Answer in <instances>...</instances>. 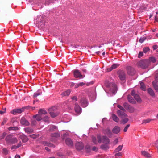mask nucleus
Instances as JSON below:
<instances>
[{
    "label": "nucleus",
    "instance_id": "f257e3e1",
    "mask_svg": "<svg viewBox=\"0 0 158 158\" xmlns=\"http://www.w3.org/2000/svg\"><path fill=\"white\" fill-rule=\"evenodd\" d=\"M5 141L7 144L11 145L17 143L18 142L17 138L11 134L6 136L5 138Z\"/></svg>",
    "mask_w": 158,
    "mask_h": 158
},
{
    "label": "nucleus",
    "instance_id": "f03ea898",
    "mask_svg": "<svg viewBox=\"0 0 158 158\" xmlns=\"http://www.w3.org/2000/svg\"><path fill=\"white\" fill-rule=\"evenodd\" d=\"M137 65L142 69H146L149 65V61L147 59L141 60L137 63Z\"/></svg>",
    "mask_w": 158,
    "mask_h": 158
},
{
    "label": "nucleus",
    "instance_id": "7ed1b4c3",
    "mask_svg": "<svg viewBox=\"0 0 158 158\" xmlns=\"http://www.w3.org/2000/svg\"><path fill=\"white\" fill-rule=\"evenodd\" d=\"M48 111L51 116L52 118H54L59 114V112L57 111V108L55 106L50 108Z\"/></svg>",
    "mask_w": 158,
    "mask_h": 158
},
{
    "label": "nucleus",
    "instance_id": "20e7f679",
    "mask_svg": "<svg viewBox=\"0 0 158 158\" xmlns=\"http://www.w3.org/2000/svg\"><path fill=\"white\" fill-rule=\"evenodd\" d=\"M97 139L98 140V142L100 143L102 142L105 144H108L109 142V140L108 138L106 136H103L101 138V136L98 135H97Z\"/></svg>",
    "mask_w": 158,
    "mask_h": 158
},
{
    "label": "nucleus",
    "instance_id": "39448f33",
    "mask_svg": "<svg viewBox=\"0 0 158 158\" xmlns=\"http://www.w3.org/2000/svg\"><path fill=\"white\" fill-rule=\"evenodd\" d=\"M119 78L121 81L124 80L126 78V74L123 70H119L117 72Z\"/></svg>",
    "mask_w": 158,
    "mask_h": 158
},
{
    "label": "nucleus",
    "instance_id": "423d86ee",
    "mask_svg": "<svg viewBox=\"0 0 158 158\" xmlns=\"http://www.w3.org/2000/svg\"><path fill=\"white\" fill-rule=\"evenodd\" d=\"M126 69L127 70V73L129 75H133L135 73L134 68L131 66H127Z\"/></svg>",
    "mask_w": 158,
    "mask_h": 158
},
{
    "label": "nucleus",
    "instance_id": "0eeeda50",
    "mask_svg": "<svg viewBox=\"0 0 158 158\" xmlns=\"http://www.w3.org/2000/svg\"><path fill=\"white\" fill-rule=\"evenodd\" d=\"M25 108H23L21 109H14L12 113L14 115H16L17 114H20L24 111Z\"/></svg>",
    "mask_w": 158,
    "mask_h": 158
},
{
    "label": "nucleus",
    "instance_id": "6e6552de",
    "mask_svg": "<svg viewBox=\"0 0 158 158\" xmlns=\"http://www.w3.org/2000/svg\"><path fill=\"white\" fill-rule=\"evenodd\" d=\"M73 74L74 77L76 78H83L82 75L81 74L78 70L76 69L74 70L73 72Z\"/></svg>",
    "mask_w": 158,
    "mask_h": 158
},
{
    "label": "nucleus",
    "instance_id": "1a4fd4ad",
    "mask_svg": "<svg viewBox=\"0 0 158 158\" xmlns=\"http://www.w3.org/2000/svg\"><path fill=\"white\" fill-rule=\"evenodd\" d=\"M20 122L22 125L26 126H28L30 124L29 122L24 117L21 118Z\"/></svg>",
    "mask_w": 158,
    "mask_h": 158
},
{
    "label": "nucleus",
    "instance_id": "9d476101",
    "mask_svg": "<svg viewBox=\"0 0 158 158\" xmlns=\"http://www.w3.org/2000/svg\"><path fill=\"white\" fill-rule=\"evenodd\" d=\"M84 147V144L81 142H77L76 144V148L77 150H81Z\"/></svg>",
    "mask_w": 158,
    "mask_h": 158
},
{
    "label": "nucleus",
    "instance_id": "9b49d317",
    "mask_svg": "<svg viewBox=\"0 0 158 158\" xmlns=\"http://www.w3.org/2000/svg\"><path fill=\"white\" fill-rule=\"evenodd\" d=\"M125 112L123 111H122L120 110H118L117 111V113L119 116L121 118H123L127 116Z\"/></svg>",
    "mask_w": 158,
    "mask_h": 158
},
{
    "label": "nucleus",
    "instance_id": "f8f14e48",
    "mask_svg": "<svg viewBox=\"0 0 158 158\" xmlns=\"http://www.w3.org/2000/svg\"><path fill=\"white\" fill-rule=\"evenodd\" d=\"M103 132L104 134L107 135L109 137H111L112 136V132L110 129L108 128L103 130Z\"/></svg>",
    "mask_w": 158,
    "mask_h": 158
},
{
    "label": "nucleus",
    "instance_id": "ddd939ff",
    "mask_svg": "<svg viewBox=\"0 0 158 158\" xmlns=\"http://www.w3.org/2000/svg\"><path fill=\"white\" fill-rule=\"evenodd\" d=\"M158 81V78L156 77L155 79V81L152 82L153 86L156 90V91H158V85L157 84V82Z\"/></svg>",
    "mask_w": 158,
    "mask_h": 158
},
{
    "label": "nucleus",
    "instance_id": "4468645a",
    "mask_svg": "<svg viewBox=\"0 0 158 158\" xmlns=\"http://www.w3.org/2000/svg\"><path fill=\"white\" fill-rule=\"evenodd\" d=\"M80 103L82 106L83 107H86L88 105L87 100L85 98H83L81 99Z\"/></svg>",
    "mask_w": 158,
    "mask_h": 158
},
{
    "label": "nucleus",
    "instance_id": "2eb2a0df",
    "mask_svg": "<svg viewBox=\"0 0 158 158\" xmlns=\"http://www.w3.org/2000/svg\"><path fill=\"white\" fill-rule=\"evenodd\" d=\"M74 109L76 112L77 113H80L81 112V109L77 103L75 104Z\"/></svg>",
    "mask_w": 158,
    "mask_h": 158
},
{
    "label": "nucleus",
    "instance_id": "dca6fc26",
    "mask_svg": "<svg viewBox=\"0 0 158 158\" xmlns=\"http://www.w3.org/2000/svg\"><path fill=\"white\" fill-rule=\"evenodd\" d=\"M24 130L26 133L28 134H31L34 132L33 129L30 127L24 128Z\"/></svg>",
    "mask_w": 158,
    "mask_h": 158
},
{
    "label": "nucleus",
    "instance_id": "f3484780",
    "mask_svg": "<svg viewBox=\"0 0 158 158\" xmlns=\"http://www.w3.org/2000/svg\"><path fill=\"white\" fill-rule=\"evenodd\" d=\"M119 66V64H114L110 67V68H108L107 71L108 72L111 71L113 69H115Z\"/></svg>",
    "mask_w": 158,
    "mask_h": 158
},
{
    "label": "nucleus",
    "instance_id": "a211bd4d",
    "mask_svg": "<svg viewBox=\"0 0 158 158\" xmlns=\"http://www.w3.org/2000/svg\"><path fill=\"white\" fill-rule=\"evenodd\" d=\"M120 131V127L118 126H115L112 129V131L113 133L115 134L118 133Z\"/></svg>",
    "mask_w": 158,
    "mask_h": 158
},
{
    "label": "nucleus",
    "instance_id": "6ab92c4d",
    "mask_svg": "<svg viewBox=\"0 0 158 158\" xmlns=\"http://www.w3.org/2000/svg\"><path fill=\"white\" fill-rule=\"evenodd\" d=\"M65 143L69 147H72L73 145V143L72 141L69 138H67L66 139Z\"/></svg>",
    "mask_w": 158,
    "mask_h": 158
},
{
    "label": "nucleus",
    "instance_id": "aec40b11",
    "mask_svg": "<svg viewBox=\"0 0 158 158\" xmlns=\"http://www.w3.org/2000/svg\"><path fill=\"white\" fill-rule=\"evenodd\" d=\"M112 85V87L110 88V90L112 93L114 94L116 93L117 90V87L114 84Z\"/></svg>",
    "mask_w": 158,
    "mask_h": 158
},
{
    "label": "nucleus",
    "instance_id": "412c9836",
    "mask_svg": "<svg viewBox=\"0 0 158 158\" xmlns=\"http://www.w3.org/2000/svg\"><path fill=\"white\" fill-rule=\"evenodd\" d=\"M21 139L22 140L23 142H26L28 140V139L27 136L24 135L23 134L20 136Z\"/></svg>",
    "mask_w": 158,
    "mask_h": 158
},
{
    "label": "nucleus",
    "instance_id": "4be33fe9",
    "mask_svg": "<svg viewBox=\"0 0 158 158\" xmlns=\"http://www.w3.org/2000/svg\"><path fill=\"white\" fill-rule=\"evenodd\" d=\"M22 145V143L21 141H19L18 143L17 144V145H12L11 147V149L12 150L13 149H16L18 148L21 146Z\"/></svg>",
    "mask_w": 158,
    "mask_h": 158
},
{
    "label": "nucleus",
    "instance_id": "5701e85b",
    "mask_svg": "<svg viewBox=\"0 0 158 158\" xmlns=\"http://www.w3.org/2000/svg\"><path fill=\"white\" fill-rule=\"evenodd\" d=\"M33 118H35L37 121H39L42 119V116L39 113L38 114H37L36 115H34L33 116Z\"/></svg>",
    "mask_w": 158,
    "mask_h": 158
},
{
    "label": "nucleus",
    "instance_id": "b1692460",
    "mask_svg": "<svg viewBox=\"0 0 158 158\" xmlns=\"http://www.w3.org/2000/svg\"><path fill=\"white\" fill-rule=\"evenodd\" d=\"M70 91L68 90L66 91H64L61 93V95L62 97H64L69 96L70 93Z\"/></svg>",
    "mask_w": 158,
    "mask_h": 158
},
{
    "label": "nucleus",
    "instance_id": "393cba45",
    "mask_svg": "<svg viewBox=\"0 0 158 158\" xmlns=\"http://www.w3.org/2000/svg\"><path fill=\"white\" fill-rule=\"evenodd\" d=\"M43 144L44 146H47L49 147H52L53 148L55 147V146L53 144L51 143L48 142L44 141V142H43Z\"/></svg>",
    "mask_w": 158,
    "mask_h": 158
},
{
    "label": "nucleus",
    "instance_id": "a878e982",
    "mask_svg": "<svg viewBox=\"0 0 158 158\" xmlns=\"http://www.w3.org/2000/svg\"><path fill=\"white\" fill-rule=\"evenodd\" d=\"M142 154L145 157L149 158L151 157L150 155L147 152L145 151H142L141 152Z\"/></svg>",
    "mask_w": 158,
    "mask_h": 158
},
{
    "label": "nucleus",
    "instance_id": "bb28decb",
    "mask_svg": "<svg viewBox=\"0 0 158 158\" xmlns=\"http://www.w3.org/2000/svg\"><path fill=\"white\" fill-rule=\"evenodd\" d=\"M112 117L113 120L115 122H118L119 119L115 114H112Z\"/></svg>",
    "mask_w": 158,
    "mask_h": 158
},
{
    "label": "nucleus",
    "instance_id": "cd10ccee",
    "mask_svg": "<svg viewBox=\"0 0 158 158\" xmlns=\"http://www.w3.org/2000/svg\"><path fill=\"white\" fill-rule=\"evenodd\" d=\"M47 113V112L46 110L42 109H40L39 111V113L41 116L42 114H46Z\"/></svg>",
    "mask_w": 158,
    "mask_h": 158
},
{
    "label": "nucleus",
    "instance_id": "c85d7f7f",
    "mask_svg": "<svg viewBox=\"0 0 158 158\" xmlns=\"http://www.w3.org/2000/svg\"><path fill=\"white\" fill-rule=\"evenodd\" d=\"M148 91L150 95L152 96H154V93L153 91L151 88H149L148 89Z\"/></svg>",
    "mask_w": 158,
    "mask_h": 158
},
{
    "label": "nucleus",
    "instance_id": "c756f323",
    "mask_svg": "<svg viewBox=\"0 0 158 158\" xmlns=\"http://www.w3.org/2000/svg\"><path fill=\"white\" fill-rule=\"evenodd\" d=\"M60 136V134L58 133H52L51 134V137L52 138L55 137L56 138H58Z\"/></svg>",
    "mask_w": 158,
    "mask_h": 158
},
{
    "label": "nucleus",
    "instance_id": "7c9ffc66",
    "mask_svg": "<svg viewBox=\"0 0 158 158\" xmlns=\"http://www.w3.org/2000/svg\"><path fill=\"white\" fill-rule=\"evenodd\" d=\"M49 131H55L57 130V127L55 126L52 125L50 127Z\"/></svg>",
    "mask_w": 158,
    "mask_h": 158
},
{
    "label": "nucleus",
    "instance_id": "2f4dec72",
    "mask_svg": "<svg viewBox=\"0 0 158 158\" xmlns=\"http://www.w3.org/2000/svg\"><path fill=\"white\" fill-rule=\"evenodd\" d=\"M134 98L136 100L137 102H141V100L138 94H136L134 96Z\"/></svg>",
    "mask_w": 158,
    "mask_h": 158
},
{
    "label": "nucleus",
    "instance_id": "473e14b6",
    "mask_svg": "<svg viewBox=\"0 0 158 158\" xmlns=\"http://www.w3.org/2000/svg\"><path fill=\"white\" fill-rule=\"evenodd\" d=\"M141 89L143 91L146 90V88L144 83L143 82H141L140 83Z\"/></svg>",
    "mask_w": 158,
    "mask_h": 158
},
{
    "label": "nucleus",
    "instance_id": "72a5a7b5",
    "mask_svg": "<svg viewBox=\"0 0 158 158\" xmlns=\"http://www.w3.org/2000/svg\"><path fill=\"white\" fill-rule=\"evenodd\" d=\"M127 99L130 103H134V100L133 99V98L130 95H128Z\"/></svg>",
    "mask_w": 158,
    "mask_h": 158
},
{
    "label": "nucleus",
    "instance_id": "f704fd0d",
    "mask_svg": "<svg viewBox=\"0 0 158 158\" xmlns=\"http://www.w3.org/2000/svg\"><path fill=\"white\" fill-rule=\"evenodd\" d=\"M8 130L9 131L14 130L16 131L19 130V128L17 127H10L8 128Z\"/></svg>",
    "mask_w": 158,
    "mask_h": 158
},
{
    "label": "nucleus",
    "instance_id": "c9c22d12",
    "mask_svg": "<svg viewBox=\"0 0 158 158\" xmlns=\"http://www.w3.org/2000/svg\"><path fill=\"white\" fill-rule=\"evenodd\" d=\"M149 61V65L150 64V62H152L153 63H155L156 61V59L155 57H152L149 58V59L148 60Z\"/></svg>",
    "mask_w": 158,
    "mask_h": 158
},
{
    "label": "nucleus",
    "instance_id": "e433bc0d",
    "mask_svg": "<svg viewBox=\"0 0 158 158\" xmlns=\"http://www.w3.org/2000/svg\"><path fill=\"white\" fill-rule=\"evenodd\" d=\"M39 134H33L32 135H29L30 137L34 139H35L38 138L39 136Z\"/></svg>",
    "mask_w": 158,
    "mask_h": 158
},
{
    "label": "nucleus",
    "instance_id": "4c0bfd02",
    "mask_svg": "<svg viewBox=\"0 0 158 158\" xmlns=\"http://www.w3.org/2000/svg\"><path fill=\"white\" fill-rule=\"evenodd\" d=\"M123 106L127 110H128L130 106H131L127 103H124L123 104Z\"/></svg>",
    "mask_w": 158,
    "mask_h": 158
},
{
    "label": "nucleus",
    "instance_id": "58836bf2",
    "mask_svg": "<svg viewBox=\"0 0 158 158\" xmlns=\"http://www.w3.org/2000/svg\"><path fill=\"white\" fill-rule=\"evenodd\" d=\"M107 144L102 145L101 146V148L102 149L107 150L108 148V147Z\"/></svg>",
    "mask_w": 158,
    "mask_h": 158
},
{
    "label": "nucleus",
    "instance_id": "ea45409f",
    "mask_svg": "<svg viewBox=\"0 0 158 158\" xmlns=\"http://www.w3.org/2000/svg\"><path fill=\"white\" fill-rule=\"evenodd\" d=\"M41 93L37 91L34 94L33 96V98H36L38 96L40 95L41 94Z\"/></svg>",
    "mask_w": 158,
    "mask_h": 158
},
{
    "label": "nucleus",
    "instance_id": "a19ab883",
    "mask_svg": "<svg viewBox=\"0 0 158 158\" xmlns=\"http://www.w3.org/2000/svg\"><path fill=\"white\" fill-rule=\"evenodd\" d=\"M6 135V133L4 132L2 133L1 135H0V140H2L3 139Z\"/></svg>",
    "mask_w": 158,
    "mask_h": 158
},
{
    "label": "nucleus",
    "instance_id": "79ce46f5",
    "mask_svg": "<svg viewBox=\"0 0 158 158\" xmlns=\"http://www.w3.org/2000/svg\"><path fill=\"white\" fill-rule=\"evenodd\" d=\"M152 119H149V118L147 119L143 120V122H142V124H143V123H149L151 121H152Z\"/></svg>",
    "mask_w": 158,
    "mask_h": 158
},
{
    "label": "nucleus",
    "instance_id": "37998d69",
    "mask_svg": "<svg viewBox=\"0 0 158 158\" xmlns=\"http://www.w3.org/2000/svg\"><path fill=\"white\" fill-rule=\"evenodd\" d=\"M122 145H119L118 148H117L115 149V151L116 152H118L120 151L122 149Z\"/></svg>",
    "mask_w": 158,
    "mask_h": 158
},
{
    "label": "nucleus",
    "instance_id": "c03bdc74",
    "mask_svg": "<svg viewBox=\"0 0 158 158\" xmlns=\"http://www.w3.org/2000/svg\"><path fill=\"white\" fill-rule=\"evenodd\" d=\"M128 110L131 113H133L135 111V109L131 106H130Z\"/></svg>",
    "mask_w": 158,
    "mask_h": 158
},
{
    "label": "nucleus",
    "instance_id": "a18cd8bd",
    "mask_svg": "<svg viewBox=\"0 0 158 158\" xmlns=\"http://www.w3.org/2000/svg\"><path fill=\"white\" fill-rule=\"evenodd\" d=\"M2 152L5 155H6L8 152V150L6 148H4L2 150Z\"/></svg>",
    "mask_w": 158,
    "mask_h": 158
},
{
    "label": "nucleus",
    "instance_id": "49530a36",
    "mask_svg": "<svg viewBox=\"0 0 158 158\" xmlns=\"http://www.w3.org/2000/svg\"><path fill=\"white\" fill-rule=\"evenodd\" d=\"M117 107L119 108L120 110H121L122 111H125V109H124V107H123L122 106H121L119 105H117Z\"/></svg>",
    "mask_w": 158,
    "mask_h": 158
},
{
    "label": "nucleus",
    "instance_id": "de8ad7c7",
    "mask_svg": "<svg viewBox=\"0 0 158 158\" xmlns=\"http://www.w3.org/2000/svg\"><path fill=\"white\" fill-rule=\"evenodd\" d=\"M150 50L149 48L148 47H145L143 48V52L145 53H146L148 52Z\"/></svg>",
    "mask_w": 158,
    "mask_h": 158
},
{
    "label": "nucleus",
    "instance_id": "09e8293b",
    "mask_svg": "<svg viewBox=\"0 0 158 158\" xmlns=\"http://www.w3.org/2000/svg\"><path fill=\"white\" fill-rule=\"evenodd\" d=\"M85 83L83 82H80L78 84H77L75 85V88H77L80 86H83L85 85Z\"/></svg>",
    "mask_w": 158,
    "mask_h": 158
},
{
    "label": "nucleus",
    "instance_id": "8fccbe9b",
    "mask_svg": "<svg viewBox=\"0 0 158 158\" xmlns=\"http://www.w3.org/2000/svg\"><path fill=\"white\" fill-rule=\"evenodd\" d=\"M146 39V38L145 37H141L139 39V42L140 43H143Z\"/></svg>",
    "mask_w": 158,
    "mask_h": 158
},
{
    "label": "nucleus",
    "instance_id": "3c124183",
    "mask_svg": "<svg viewBox=\"0 0 158 158\" xmlns=\"http://www.w3.org/2000/svg\"><path fill=\"white\" fill-rule=\"evenodd\" d=\"M45 4L49 5L50 3L53 2V0H45Z\"/></svg>",
    "mask_w": 158,
    "mask_h": 158
},
{
    "label": "nucleus",
    "instance_id": "603ef678",
    "mask_svg": "<svg viewBox=\"0 0 158 158\" xmlns=\"http://www.w3.org/2000/svg\"><path fill=\"white\" fill-rule=\"evenodd\" d=\"M129 120L128 118H125L124 119H122V122L123 124H124L127 123L128 121Z\"/></svg>",
    "mask_w": 158,
    "mask_h": 158
},
{
    "label": "nucleus",
    "instance_id": "864d4df0",
    "mask_svg": "<svg viewBox=\"0 0 158 158\" xmlns=\"http://www.w3.org/2000/svg\"><path fill=\"white\" fill-rule=\"evenodd\" d=\"M92 142L93 143L95 144H97V141L95 137H92Z\"/></svg>",
    "mask_w": 158,
    "mask_h": 158
},
{
    "label": "nucleus",
    "instance_id": "5fc2aeb1",
    "mask_svg": "<svg viewBox=\"0 0 158 158\" xmlns=\"http://www.w3.org/2000/svg\"><path fill=\"white\" fill-rule=\"evenodd\" d=\"M73 47L77 49L78 51H80V49H81V48L80 47H81V46L80 45H75L73 46Z\"/></svg>",
    "mask_w": 158,
    "mask_h": 158
},
{
    "label": "nucleus",
    "instance_id": "6e6d98bb",
    "mask_svg": "<svg viewBox=\"0 0 158 158\" xmlns=\"http://www.w3.org/2000/svg\"><path fill=\"white\" fill-rule=\"evenodd\" d=\"M130 126V124H127V125L126 127H125L124 129V132H127L128 128L129 127V126Z\"/></svg>",
    "mask_w": 158,
    "mask_h": 158
},
{
    "label": "nucleus",
    "instance_id": "4d7b16f0",
    "mask_svg": "<svg viewBox=\"0 0 158 158\" xmlns=\"http://www.w3.org/2000/svg\"><path fill=\"white\" fill-rule=\"evenodd\" d=\"M8 119L7 118H5L4 119L3 121L1 123V125H3L7 121Z\"/></svg>",
    "mask_w": 158,
    "mask_h": 158
},
{
    "label": "nucleus",
    "instance_id": "13d9d810",
    "mask_svg": "<svg viewBox=\"0 0 158 158\" xmlns=\"http://www.w3.org/2000/svg\"><path fill=\"white\" fill-rule=\"evenodd\" d=\"M48 119L49 118L48 116H46L43 118V120L46 122H48Z\"/></svg>",
    "mask_w": 158,
    "mask_h": 158
},
{
    "label": "nucleus",
    "instance_id": "bf43d9fd",
    "mask_svg": "<svg viewBox=\"0 0 158 158\" xmlns=\"http://www.w3.org/2000/svg\"><path fill=\"white\" fill-rule=\"evenodd\" d=\"M6 108H5L3 110V111L0 110V114H3L4 113H5L6 111Z\"/></svg>",
    "mask_w": 158,
    "mask_h": 158
},
{
    "label": "nucleus",
    "instance_id": "052dcab7",
    "mask_svg": "<svg viewBox=\"0 0 158 158\" xmlns=\"http://www.w3.org/2000/svg\"><path fill=\"white\" fill-rule=\"evenodd\" d=\"M143 53L142 52H140L139 53L138 57H140L143 56Z\"/></svg>",
    "mask_w": 158,
    "mask_h": 158
},
{
    "label": "nucleus",
    "instance_id": "680f3d73",
    "mask_svg": "<svg viewBox=\"0 0 158 158\" xmlns=\"http://www.w3.org/2000/svg\"><path fill=\"white\" fill-rule=\"evenodd\" d=\"M122 155V153L121 152H118V153H116L115 154V156H120Z\"/></svg>",
    "mask_w": 158,
    "mask_h": 158
},
{
    "label": "nucleus",
    "instance_id": "e2e57ef3",
    "mask_svg": "<svg viewBox=\"0 0 158 158\" xmlns=\"http://www.w3.org/2000/svg\"><path fill=\"white\" fill-rule=\"evenodd\" d=\"M131 95L133 97L136 95L137 94H135V92L134 90H132L131 92Z\"/></svg>",
    "mask_w": 158,
    "mask_h": 158
},
{
    "label": "nucleus",
    "instance_id": "0e129e2a",
    "mask_svg": "<svg viewBox=\"0 0 158 158\" xmlns=\"http://www.w3.org/2000/svg\"><path fill=\"white\" fill-rule=\"evenodd\" d=\"M153 48L154 50H156L158 48V46L156 45H154L153 46Z\"/></svg>",
    "mask_w": 158,
    "mask_h": 158
},
{
    "label": "nucleus",
    "instance_id": "69168bd1",
    "mask_svg": "<svg viewBox=\"0 0 158 158\" xmlns=\"http://www.w3.org/2000/svg\"><path fill=\"white\" fill-rule=\"evenodd\" d=\"M72 99L73 100H75L77 101V97L76 96H73L72 98Z\"/></svg>",
    "mask_w": 158,
    "mask_h": 158
},
{
    "label": "nucleus",
    "instance_id": "338daca9",
    "mask_svg": "<svg viewBox=\"0 0 158 158\" xmlns=\"http://www.w3.org/2000/svg\"><path fill=\"white\" fill-rule=\"evenodd\" d=\"M155 21L158 22V18L156 15L155 16Z\"/></svg>",
    "mask_w": 158,
    "mask_h": 158
},
{
    "label": "nucleus",
    "instance_id": "774afa93",
    "mask_svg": "<svg viewBox=\"0 0 158 158\" xmlns=\"http://www.w3.org/2000/svg\"><path fill=\"white\" fill-rule=\"evenodd\" d=\"M15 158H20V156L19 155H16L15 157Z\"/></svg>",
    "mask_w": 158,
    "mask_h": 158
}]
</instances>
